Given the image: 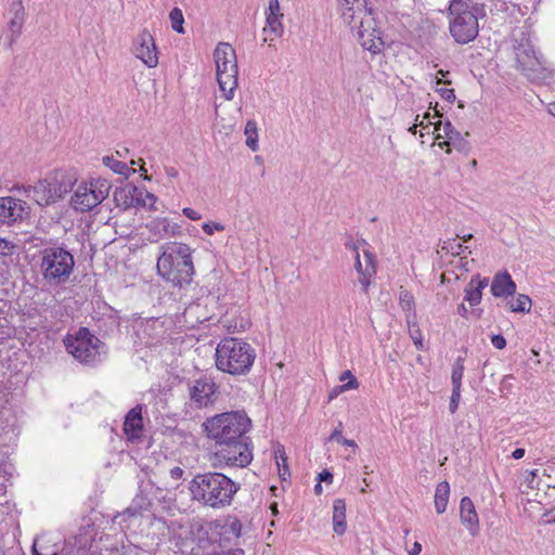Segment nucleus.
I'll return each instance as SVG.
<instances>
[{
    "instance_id": "obj_3",
    "label": "nucleus",
    "mask_w": 555,
    "mask_h": 555,
    "mask_svg": "<svg viewBox=\"0 0 555 555\" xmlns=\"http://www.w3.org/2000/svg\"><path fill=\"white\" fill-rule=\"evenodd\" d=\"M192 499L214 509L230 506L240 486L222 473L197 474L190 482Z\"/></svg>"
},
{
    "instance_id": "obj_41",
    "label": "nucleus",
    "mask_w": 555,
    "mask_h": 555,
    "mask_svg": "<svg viewBox=\"0 0 555 555\" xmlns=\"http://www.w3.org/2000/svg\"><path fill=\"white\" fill-rule=\"evenodd\" d=\"M400 305L403 310H412L414 306L413 296L404 291L400 293Z\"/></svg>"
},
{
    "instance_id": "obj_42",
    "label": "nucleus",
    "mask_w": 555,
    "mask_h": 555,
    "mask_svg": "<svg viewBox=\"0 0 555 555\" xmlns=\"http://www.w3.org/2000/svg\"><path fill=\"white\" fill-rule=\"evenodd\" d=\"M202 229L207 235H212L215 231H223L225 228L220 222H205Z\"/></svg>"
},
{
    "instance_id": "obj_26",
    "label": "nucleus",
    "mask_w": 555,
    "mask_h": 555,
    "mask_svg": "<svg viewBox=\"0 0 555 555\" xmlns=\"http://www.w3.org/2000/svg\"><path fill=\"white\" fill-rule=\"evenodd\" d=\"M151 507V500L142 492L138 493L131 504L125 509L124 515L137 517Z\"/></svg>"
},
{
    "instance_id": "obj_48",
    "label": "nucleus",
    "mask_w": 555,
    "mask_h": 555,
    "mask_svg": "<svg viewBox=\"0 0 555 555\" xmlns=\"http://www.w3.org/2000/svg\"><path fill=\"white\" fill-rule=\"evenodd\" d=\"M318 481L320 483L321 482L332 483L333 482V474L327 469H323L318 476Z\"/></svg>"
},
{
    "instance_id": "obj_38",
    "label": "nucleus",
    "mask_w": 555,
    "mask_h": 555,
    "mask_svg": "<svg viewBox=\"0 0 555 555\" xmlns=\"http://www.w3.org/2000/svg\"><path fill=\"white\" fill-rule=\"evenodd\" d=\"M531 475H532V478L529 481L531 485V488L535 487L539 491L544 490V489H551V488L553 490H555V485L551 486L548 483V481L544 480L543 478H539L537 475V470L531 472Z\"/></svg>"
},
{
    "instance_id": "obj_24",
    "label": "nucleus",
    "mask_w": 555,
    "mask_h": 555,
    "mask_svg": "<svg viewBox=\"0 0 555 555\" xmlns=\"http://www.w3.org/2000/svg\"><path fill=\"white\" fill-rule=\"evenodd\" d=\"M333 529L338 535L346 532V503L343 499H336L333 503Z\"/></svg>"
},
{
    "instance_id": "obj_14",
    "label": "nucleus",
    "mask_w": 555,
    "mask_h": 555,
    "mask_svg": "<svg viewBox=\"0 0 555 555\" xmlns=\"http://www.w3.org/2000/svg\"><path fill=\"white\" fill-rule=\"evenodd\" d=\"M218 388L212 377L201 376L190 386V399L196 408H206L216 401Z\"/></svg>"
},
{
    "instance_id": "obj_34",
    "label": "nucleus",
    "mask_w": 555,
    "mask_h": 555,
    "mask_svg": "<svg viewBox=\"0 0 555 555\" xmlns=\"http://www.w3.org/2000/svg\"><path fill=\"white\" fill-rule=\"evenodd\" d=\"M14 17L10 22V29L13 33L20 34L24 23V8L21 3L17 4Z\"/></svg>"
},
{
    "instance_id": "obj_20",
    "label": "nucleus",
    "mask_w": 555,
    "mask_h": 555,
    "mask_svg": "<svg viewBox=\"0 0 555 555\" xmlns=\"http://www.w3.org/2000/svg\"><path fill=\"white\" fill-rule=\"evenodd\" d=\"M143 430L142 409L140 405L131 409L125 417L124 431L128 439L133 440L141 436Z\"/></svg>"
},
{
    "instance_id": "obj_13",
    "label": "nucleus",
    "mask_w": 555,
    "mask_h": 555,
    "mask_svg": "<svg viewBox=\"0 0 555 555\" xmlns=\"http://www.w3.org/2000/svg\"><path fill=\"white\" fill-rule=\"evenodd\" d=\"M30 217L29 205L13 196L0 197V224L22 223Z\"/></svg>"
},
{
    "instance_id": "obj_30",
    "label": "nucleus",
    "mask_w": 555,
    "mask_h": 555,
    "mask_svg": "<svg viewBox=\"0 0 555 555\" xmlns=\"http://www.w3.org/2000/svg\"><path fill=\"white\" fill-rule=\"evenodd\" d=\"M512 312H529L531 308V299L528 295L519 294L515 299L508 302Z\"/></svg>"
},
{
    "instance_id": "obj_27",
    "label": "nucleus",
    "mask_w": 555,
    "mask_h": 555,
    "mask_svg": "<svg viewBox=\"0 0 555 555\" xmlns=\"http://www.w3.org/2000/svg\"><path fill=\"white\" fill-rule=\"evenodd\" d=\"M450 495V486L448 481H441L437 485L435 491V508L438 514L446 512Z\"/></svg>"
},
{
    "instance_id": "obj_50",
    "label": "nucleus",
    "mask_w": 555,
    "mask_h": 555,
    "mask_svg": "<svg viewBox=\"0 0 555 555\" xmlns=\"http://www.w3.org/2000/svg\"><path fill=\"white\" fill-rule=\"evenodd\" d=\"M183 474H184V470L179 466H175L173 468H171L169 470L170 478L176 481L180 480L183 477Z\"/></svg>"
},
{
    "instance_id": "obj_15",
    "label": "nucleus",
    "mask_w": 555,
    "mask_h": 555,
    "mask_svg": "<svg viewBox=\"0 0 555 555\" xmlns=\"http://www.w3.org/2000/svg\"><path fill=\"white\" fill-rule=\"evenodd\" d=\"M133 53L147 67L154 68L158 64V52L153 36L146 29H143L133 44Z\"/></svg>"
},
{
    "instance_id": "obj_25",
    "label": "nucleus",
    "mask_w": 555,
    "mask_h": 555,
    "mask_svg": "<svg viewBox=\"0 0 555 555\" xmlns=\"http://www.w3.org/2000/svg\"><path fill=\"white\" fill-rule=\"evenodd\" d=\"M283 16L266 15L267 26L263 28L264 41L271 42L275 38L282 37L284 27L281 22Z\"/></svg>"
},
{
    "instance_id": "obj_37",
    "label": "nucleus",
    "mask_w": 555,
    "mask_h": 555,
    "mask_svg": "<svg viewBox=\"0 0 555 555\" xmlns=\"http://www.w3.org/2000/svg\"><path fill=\"white\" fill-rule=\"evenodd\" d=\"M349 378V382L347 384H344L339 387V391H346V390H349V389H356L358 388L359 386V383L357 380V378L352 375V373L350 371H345L343 372V374L340 375V380H345Z\"/></svg>"
},
{
    "instance_id": "obj_18",
    "label": "nucleus",
    "mask_w": 555,
    "mask_h": 555,
    "mask_svg": "<svg viewBox=\"0 0 555 555\" xmlns=\"http://www.w3.org/2000/svg\"><path fill=\"white\" fill-rule=\"evenodd\" d=\"M141 192L135 186L117 188L114 191L113 198L116 206L128 209L133 206H145L146 201L139 198L137 195Z\"/></svg>"
},
{
    "instance_id": "obj_62",
    "label": "nucleus",
    "mask_w": 555,
    "mask_h": 555,
    "mask_svg": "<svg viewBox=\"0 0 555 555\" xmlns=\"http://www.w3.org/2000/svg\"><path fill=\"white\" fill-rule=\"evenodd\" d=\"M34 555H57V553L53 552L52 554H41L36 550V547H34Z\"/></svg>"
},
{
    "instance_id": "obj_33",
    "label": "nucleus",
    "mask_w": 555,
    "mask_h": 555,
    "mask_svg": "<svg viewBox=\"0 0 555 555\" xmlns=\"http://www.w3.org/2000/svg\"><path fill=\"white\" fill-rule=\"evenodd\" d=\"M169 20L171 23V28L178 34H184V17L181 9L173 8L169 13Z\"/></svg>"
},
{
    "instance_id": "obj_59",
    "label": "nucleus",
    "mask_w": 555,
    "mask_h": 555,
    "mask_svg": "<svg viewBox=\"0 0 555 555\" xmlns=\"http://www.w3.org/2000/svg\"><path fill=\"white\" fill-rule=\"evenodd\" d=\"M145 197L150 199L151 205H153L156 202V197L152 193L146 192Z\"/></svg>"
},
{
    "instance_id": "obj_51",
    "label": "nucleus",
    "mask_w": 555,
    "mask_h": 555,
    "mask_svg": "<svg viewBox=\"0 0 555 555\" xmlns=\"http://www.w3.org/2000/svg\"><path fill=\"white\" fill-rule=\"evenodd\" d=\"M276 464L279 466V472H280V476L283 480L286 479V476H289L291 473H289V469L287 467V465H284L283 467H281V463L279 461V459L276 460Z\"/></svg>"
},
{
    "instance_id": "obj_47",
    "label": "nucleus",
    "mask_w": 555,
    "mask_h": 555,
    "mask_svg": "<svg viewBox=\"0 0 555 555\" xmlns=\"http://www.w3.org/2000/svg\"><path fill=\"white\" fill-rule=\"evenodd\" d=\"M491 343L496 349H504L506 346V340L501 334L492 335Z\"/></svg>"
},
{
    "instance_id": "obj_45",
    "label": "nucleus",
    "mask_w": 555,
    "mask_h": 555,
    "mask_svg": "<svg viewBox=\"0 0 555 555\" xmlns=\"http://www.w3.org/2000/svg\"><path fill=\"white\" fill-rule=\"evenodd\" d=\"M410 335L416 348L418 350H422L424 346L421 330L417 326H415L414 328H410Z\"/></svg>"
},
{
    "instance_id": "obj_53",
    "label": "nucleus",
    "mask_w": 555,
    "mask_h": 555,
    "mask_svg": "<svg viewBox=\"0 0 555 555\" xmlns=\"http://www.w3.org/2000/svg\"><path fill=\"white\" fill-rule=\"evenodd\" d=\"M456 311H457V313H459L461 317H463V318H465V319H467V318H468V313H469V312H468L467 307H466L464 304H460V305L457 306V310H456Z\"/></svg>"
},
{
    "instance_id": "obj_52",
    "label": "nucleus",
    "mask_w": 555,
    "mask_h": 555,
    "mask_svg": "<svg viewBox=\"0 0 555 555\" xmlns=\"http://www.w3.org/2000/svg\"><path fill=\"white\" fill-rule=\"evenodd\" d=\"M275 457L276 460L279 459L280 463H281V467H283L284 465H286V460L287 457L284 455V450L282 449H278L275 451Z\"/></svg>"
},
{
    "instance_id": "obj_31",
    "label": "nucleus",
    "mask_w": 555,
    "mask_h": 555,
    "mask_svg": "<svg viewBox=\"0 0 555 555\" xmlns=\"http://www.w3.org/2000/svg\"><path fill=\"white\" fill-rule=\"evenodd\" d=\"M464 374V358H456L451 374L452 387H462V378Z\"/></svg>"
},
{
    "instance_id": "obj_49",
    "label": "nucleus",
    "mask_w": 555,
    "mask_h": 555,
    "mask_svg": "<svg viewBox=\"0 0 555 555\" xmlns=\"http://www.w3.org/2000/svg\"><path fill=\"white\" fill-rule=\"evenodd\" d=\"M182 212L186 218H189L193 221L199 220L202 217L199 212H197L196 210L189 208V207L183 208Z\"/></svg>"
},
{
    "instance_id": "obj_56",
    "label": "nucleus",
    "mask_w": 555,
    "mask_h": 555,
    "mask_svg": "<svg viewBox=\"0 0 555 555\" xmlns=\"http://www.w3.org/2000/svg\"><path fill=\"white\" fill-rule=\"evenodd\" d=\"M165 172L170 178H177L178 177V170L175 167H166Z\"/></svg>"
},
{
    "instance_id": "obj_39",
    "label": "nucleus",
    "mask_w": 555,
    "mask_h": 555,
    "mask_svg": "<svg viewBox=\"0 0 555 555\" xmlns=\"http://www.w3.org/2000/svg\"><path fill=\"white\" fill-rule=\"evenodd\" d=\"M461 400V387H452V393L449 403V410L451 414H454L459 408Z\"/></svg>"
},
{
    "instance_id": "obj_7",
    "label": "nucleus",
    "mask_w": 555,
    "mask_h": 555,
    "mask_svg": "<svg viewBox=\"0 0 555 555\" xmlns=\"http://www.w3.org/2000/svg\"><path fill=\"white\" fill-rule=\"evenodd\" d=\"M73 184L62 170H53L34 185L24 186L27 197L41 207L55 204L67 194Z\"/></svg>"
},
{
    "instance_id": "obj_12",
    "label": "nucleus",
    "mask_w": 555,
    "mask_h": 555,
    "mask_svg": "<svg viewBox=\"0 0 555 555\" xmlns=\"http://www.w3.org/2000/svg\"><path fill=\"white\" fill-rule=\"evenodd\" d=\"M350 26L358 28V40L363 49L372 54L382 52L384 41L371 9H359V16Z\"/></svg>"
},
{
    "instance_id": "obj_64",
    "label": "nucleus",
    "mask_w": 555,
    "mask_h": 555,
    "mask_svg": "<svg viewBox=\"0 0 555 555\" xmlns=\"http://www.w3.org/2000/svg\"><path fill=\"white\" fill-rule=\"evenodd\" d=\"M139 163L141 164V166H140V171H144V172H146V169L144 168V162H143V159H139Z\"/></svg>"
},
{
    "instance_id": "obj_4",
    "label": "nucleus",
    "mask_w": 555,
    "mask_h": 555,
    "mask_svg": "<svg viewBox=\"0 0 555 555\" xmlns=\"http://www.w3.org/2000/svg\"><path fill=\"white\" fill-rule=\"evenodd\" d=\"M75 258L64 244L47 246L39 251V271L46 286L56 288L69 281Z\"/></svg>"
},
{
    "instance_id": "obj_36",
    "label": "nucleus",
    "mask_w": 555,
    "mask_h": 555,
    "mask_svg": "<svg viewBox=\"0 0 555 555\" xmlns=\"http://www.w3.org/2000/svg\"><path fill=\"white\" fill-rule=\"evenodd\" d=\"M18 246L7 238L0 237V256L8 257L14 255Z\"/></svg>"
},
{
    "instance_id": "obj_11",
    "label": "nucleus",
    "mask_w": 555,
    "mask_h": 555,
    "mask_svg": "<svg viewBox=\"0 0 555 555\" xmlns=\"http://www.w3.org/2000/svg\"><path fill=\"white\" fill-rule=\"evenodd\" d=\"M64 344L68 353L81 363L90 364L98 360L101 340L87 327H80L74 336L68 335Z\"/></svg>"
},
{
    "instance_id": "obj_2",
    "label": "nucleus",
    "mask_w": 555,
    "mask_h": 555,
    "mask_svg": "<svg viewBox=\"0 0 555 555\" xmlns=\"http://www.w3.org/2000/svg\"><path fill=\"white\" fill-rule=\"evenodd\" d=\"M192 253V248L184 243L163 244L156 263L158 275L180 289L190 286L195 274Z\"/></svg>"
},
{
    "instance_id": "obj_44",
    "label": "nucleus",
    "mask_w": 555,
    "mask_h": 555,
    "mask_svg": "<svg viewBox=\"0 0 555 555\" xmlns=\"http://www.w3.org/2000/svg\"><path fill=\"white\" fill-rule=\"evenodd\" d=\"M266 15L283 16V13H281V5L279 0H269V7L266 12Z\"/></svg>"
},
{
    "instance_id": "obj_63",
    "label": "nucleus",
    "mask_w": 555,
    "mask_h": 555,
    "mask_svg": "<svg viewBox=\"0 0 555 555\" xmlns=\"http://www.w3.org/2000/svg\"><path fill=\"white\" fill-rule=\"evenodd\" d=\"M255 162H256L257 164H259V165H262V164H263L262 157H261V156H259V155H257V156L255 157Z\"/></svg>"
},
{
    "instance_id": "obj_17",
    "label": "nucleus",
    "mask_w": 555,
    "mask_h": 555,
    "mask_svg": "<svg viewBox=\"0 0 555 555\" xmlns=\"http://www.w3.org/2000/svg\"><path fill=\"white\" fill-rule=\"evenodd\" d=\"M460 518L472 535L479 532V518L473 501L464 496L460 503Z\"/></svg>"
},
{
    "instance_id": "obj_10",
    "label": "nucleus",
    "mask_w": 555,
    "mask_h": 555,
    "mask_svg": "<svg viewBox=\"0 0 555 555\" xmlns=\"http://www.w3.org/2000/svg\"><path fill=\"white\" fill-rule=\"evenodd\" d=\"M111 183L104 178L92 179L88 183H81L75 190L70 205L75 210L85 212L101 204L109 194Z\"/></svg>"
},
{
    "instance_id": "obj_28",
    "label": "nucleus",
    "mask_w": 555,
    "mask_h": 555,
    "mask_svg": "<svg viewBox=\"0 0 555 555\" xmlns=\"http://www.w3.org/2000/svg\"><path fill=\"white\" fill-rule=\"evenodd\" d=\"M102 162L115 173L125 176L126 178H128L130 173L135 172V169L130 168L126 163L115 159L113 156H105Z\"/></svg>"
},
{
    "instance_id": "obj_58",
    "label": "nucleus",
    "mask_w": 555,
    "mask_h": 555,
    "mask_svg": "<svg viewBox=\"0 0 555 555\" xmlns=\"http://www.w3.org/2000/svg\"><path fill=\"white\" fill-rule=\"evenodd\" d=\"M322 490H323L322 485L318 481V483L314 486V493L317 495H320L322 493Z\"/></svg>"
},
{
    "instance_id": "obj_1",
    "label": "nucleus",
    "mask_w": 555,
    "mask_h": 555,
    "mask_svg": "<svg viewBox=\"0 0 555 555\" xmlns=\"http://www.w3.org/2000/svg\"><path fill=\"white\" fill-rule=\"evenodd\" d=\"M250 427V418L242 411L217 414L203 423L207 437L215 440V459L237 467H245L253 460L250 438L246 436Z\"/></svg>"
},
{
    "instance_id": "obj_23",
    "label": "nucleus",
    "mask_w": 555,
    "mask_h": 555,
    "mask_svg": "<svg viewBox=\"0 0 555 555\" xmlns=\"http://www.w3.org/2000/svg\"><path fill=\"white\" fill-rule=\"evenodd\" d=\"M344 21L351 25L359 16V9L365 8V0H337Z\"/></svg>"
},
{
    "instance_id": "obj_22",
    "label": "nucleus",
    "mask_w": 555,
    "mask_h": 555,
    "mask_svg": "<svg viewBox=\"0 0 555 555\" xmlns=\"http://www.w3.org/2000/svg\"><path fill=\"white\" fill-rule=\"evenodd\" d=\"M147 228L150 232L157 234L159 238L176 236L181 233V228L177 223L170 222L167 218L153 220Z\"/></svg>"
},
{
    "instance_id": "obj_9",
    "label": "nucleus",
    "mask_w": 555,
    "mask_h": 555,
    "mask_svg": "<svg viewBox=\"0 0 555 555\" xmlns=\"http://www.w3.org/2000/svg\"><path fill=\"white\" fill-rule=\"evenodd\" d=\"M515 67L533 83H547L552 79V70L537 55L528 39L514 46Z\"/></svg>"
},
{
    "instance_id": "obj_29",
    "label": "nucleus",
    "mask_w": 555,
    "mask_h": 555,
    "mask_svg": "<svg viewBox=\"0 0 555 555\" xmlns=\"http://www.w3.org/2000/svg\"><path fill=\"white\" fill-rule=\"evenodd\" d=\"M246 145L251 151L258 150V128L255 120H248L245 125Z\"/></svg>"
},
{
    "instance_id": "obj_57",
    "label": "nucleus",
    "mask_w": 555,
    "mask_h": 555,
    "mask_svg": "<svg viewBox=\"0 0 555 555\" xmlns=\"http://www.w3.org/2000/svg\"><path fill=\"white\" fill-rule=\"evenodd\" d=\"M547 112L555 117V102L548 104Z\"/></svg>"
},
{
    "instance_id": "obj_54",
    "label": "nucleus",
    "mask_w": 555,
    "mask_h": 555,
    "mask_svg": "<svg viewBox=\"0 0 555 555\" xmlns=\"http://www.w3.org/2000/svg\"><path fill=\"white\" fill-rule=\"evenodd\" d=\"M422 551V545L418 542H414L412 548L409 551L410 555H418Z\"/></svg>"
},
{
    "instance_id": "obj_5",
    "label": "nucleus",
    "mask_w": 555,
    "mask_h": 555,
    "mask_svg": "<svg viewBox=\"0 0 555 555\" xmlns=\"http://www.w3.org/2000/svg\"><path fill=\"white\" fill-rule=\"evenodd\" d=\"M255 358V349L241 338L224 337L216 347V367L230 375L247 374Z\"/></svg>"
},
{
    "instance_id": "obj_6",
    "label": "nucleus",
    "mask_w": 555,
    "mask_h": 555,
    "mask_svg": "<svg viewBox=\"0 0 555 555\" xmlns=\"http://www.w3.org/2000/svg\"><path fill=\"white\" fill-rule=\"evenodd\" d=\"M450 34L460 44H466L478 36V18L485 16L483 8L473 0H452L449 7Z\"/></svg>"
},
{
    "instance_id": "obj_16",
    "label": "nucleus",
    "mask_w": 555,
    "mask_h": 555,
    "mask_svg": "<svg viewBox=\"0 0 555 555\" xmlns=\"http://www.w3.org/2000/svg\"><path fill=\"white\" fill-rule=\"evenodd\" d=\"M363 256H364V264L362 263V261L360 259L359 251L358 250L356 251L354 268H356L357 272L359 273V283L362 286V291L364 293H367V289L371 285V279L376 273L375 256L373 255V253H371L367 249L363 250Z\"/></svg>"
},
{
    "instance_id": "obj_43",
    "label": "nucleus",
    "mask_w": 555,
    "mask_h": 555,
    "mask_svg": "<svg viewBox=\"0 0 555 555\" xmlns=\"http://www.w3.org/2000/svg\"><path fill=\"white\" fill-rule=\"evenodd\" d=\"M444 145H452L454 149L459 150V151H467L468 150V142L466 140H464L463 138H461L459 141L454 142L453 141H443V142H440L439 143V146L440 147H443Z\"/></svg>"
},
{
    "instance_id": "obj_21",
    "label": "nucleus",
    "mask_w": 555,
    "mask_h": 555,
    "mask_svg": "<svg viewBox=\"0 0 555 555\" xmlns=\"http://www.w3.org/2000/svg\"><path fill=\"white\" fill-rule=\"evenodd\" d=\"M488 279H481L479 274L473 276L469 283L465 287V297L464 299L472 306H477L480 304L482 298V291L488 286Z\"/></svg>"
},
{
    "instance_id": "obj_32",
    "label": "nucleus",
    "mask_w": 555,
    "mask_h": 555,
    "mask_svg": "<svg viewBox=\"0 0 555 555\" xmlns=\"http://www.w3.org/2000/svg\"><path fill=\"white\" fill-rule=\"evenodd\" d=\"M435 130L438 132L437 139L446 137L448 139L447 141H450V140L453 141L454 140L453 135L459 134V131L454 128V126L450 121H446V122L439 121L438 125H436Z\"/></svg>"
},
{
    "instance_id": "obj_60",
    "label": "nucleus",
    "mask_w": 555,
    "mask_h": 555,
    "mask_svg": "<svg viewBox=\"0 0 555 555\" xmlns=\"http://www.w3.org/2000/svg\"><path fill=\"white\" fill-rule=\"evenodd\" d=\"M457 237H460L463 242H468L473 238V234H467V235H463V236H460L457 235Z\"/></svg>"
},
{
    "instance_id": "obj_46",
    "label": "nucleus",
    "mask_w": 555,
    "mask_h": 555,
    "mask_svg": "<svg viewBox=\"0 0 555 555\" xmlns=\"http://www.w3.org/2000/svg\"><path fill=\"white\" fill-rule=\"evenodd\" d=\"M437 92L440 94V96L443 100H446L449 103H453L455 101L454 89L440 88V89H437Z\"/></svg>"
},
{
    "instance_id": "obj_40",
    "label": "nucleus",
    "mask_w": 555,
    "mask_h": 555,
    "mask_svg": "<svg viewBox=\"0 0 555 555\" xmlns=\"http://www.w3.org/2000/svg\"><path fill=\"white\" fill-rule=\"evenodd\" d=\"M330 440H336L337 442L344 444V446H347V447H352V448H357V443L354 440H350V439H347L345 437L341 436V430L339 428H336L331 437H330Z\"/></svg>"
},
{
    "instance_id": "obj_55",
    "label": "nucleus",
    "mask_w": 555,
    "mask_h": 555,
    "mask_svg": "<svg viewBox=\"0 0 555 555\" xmlns=\"http://www.w3.org/2000/svg\"><path fill=\"white\" fill-rule=\"evenodd\" d=\"M524 455H525V449H522V448H518L515 451H513V453H512V456L515 460H520L524 457Z\"/></svg>"
},
{
    "instance_id": "obj_61",
    "label": "nucleus",
    "mask_w": 555,
    "mask_h": 555,
    "mask_svg": "<svg viewBox=\"0 0 555 555\" xmlns=\"http://www.w3.org/2000/svg\"><path fill=\"white\" fill-rule=\"evenodd\" d=\"M270 508H271L273 514L278 513V504L276 503L271 504Z\"/></svg>"
},
{
    "instance_id": "obj_35",
    "label": "nucleus",
    "mask_w": 555,
    "mask_h": 555,
    "mask_svg": "<svg viewBox=\"0 0 555 555\" xmlns=\"http://www.w3.org/2000/svg\"><path fill=\"white\" fill-rule=\"evenodd\" d=\"M467 247H464L462 243H457L456 240H448L446 242H443L442 246H441V249L444 250L446 253H449L453 256H459L461 255L464 249H466Z\"/></svg>"
},
{
    "instance_id": "obj_8",
    "label": "nucleus",
    "mask_w": 555,
    "mask_h": 555,
    "mask_svg": "<svg viewBox=\"0 0 555 555\" xmlns=\"http://www.w3.org/2000/svg\"><path fill=\"white\" fill-rule=\"evenodd\" d=\"M217 69V81L223 98L230 101L237 88V61L235 50L230 43L219 42L214 51Z\"/></svg>"
},
{
    "instance_id": "obj_19",
    "label": "nucleus",
    "mask_w": 555,
    "mask_h": 555,
    "mask_svg": "<svg viewBox=\"0 0 555 555\" xmlns=\"http://www.w3.org/2000/svg\"><path fill=\"white\" fill-rule=\"evenodd\" d=\"M516 288V283L507 271L496 273L491 283V294L494 297L506 298L513 296Z\"/></svg>"
}]
</instances>
